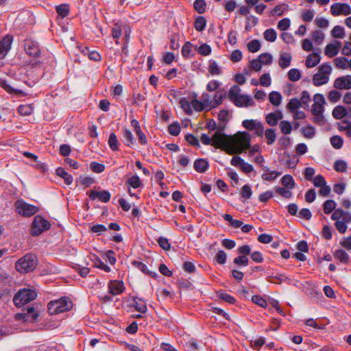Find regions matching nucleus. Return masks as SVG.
Instances as JSON below:
<instances>
[{
    "instance_id": "1a4fd4ad",
    "label": "nucleus",
    "mask_w": 351,
    "mask_h": 351,
    "mask_svg": "<svg viewBox=\"0 0 351 351\" xmlns=\"http://www.w3.org/2000/svg\"><path fill=\"white\" fill-rule=\"evenodd\" d=\"M229 138L238 147V149H241V153L250 147V135L247 132H243Z\"/></svg>"
},
{
    "instance_id": "20e7f679",
    "label": "nucleus",
    "mask_w": 351,
    "mask_h": 351,
    "mask_svg": "<svg viewBox=\"0 0 351 351\" xmlns=\"http://www.w3.org/2000/svg\"><path fill=\"white\" fill-rule=\"evenodd\" d=\"M241 89H230L228 98L237 107H247L254 105L253 99L239 93Z\"/></svg>"
},
{
    "instance_id": "6ab92c4d",
    "label": "nucleus",
    "mask_w": 351,
    "mask_h": 351,
    "mask_svg": "<svg viewBox=\"0 0 351 351\" xmlns=\"http://www.w3.org/2000/svg\"><path fill=\"white\" fill-rule=\"evenodd\" d=\"M329 80L328 75L323 73H317L313 77V84L316 86L325 84Z\"/></svg>"
},
{
    "instance_id": "c03bdc74",
    "label": "nucleus",
    "mask_w": 351,
    "mask_h": 351,
    "mask_svg": "<svg viewBox=\"0 0 351 351\" xmlns=\"http://www.w3.org/2000/svg\"><path fill=\"white\" fill-rule=\"evenodd\" d=\"M217 295L219 298L223 300V301L229 303V304H233L235 302V299L231 296L230 295L228 294L227 293L219 291L217 293Z\"/></svg>"
},
{
    "instance_id": "e2e57ef3",
    "label": "nucleus",
    "mask_w": 351,
    "mask_h": 351,
    "mask_svg": "<svg viewBox=\"0 0 351 351\" xmlns=\"http://www.w3.org/2000/svg\"><path fill=\"white\" fill-rule=\"evenodd\" d=\"M127 182L134 189L139 187L141 184L140 178L138 176H132L128 180Z\"/></svg>"
},
{
    "instance_id": "7c9ffc66",
    "label": "nucleus",
    "mask_w": 351,
    "mask_h": 351,
    "mask_svg": "<svg viewBox=\"0 0 351 351\" xmlns=\"http://www.w3.org/2000/svg\"><path fill=\"white\" fill-rule=\"evenodd\" d=\"M281 182L283 186L288 189H293L295 186L294 180L290 175L284 176L281 178Z\"/></svg>"
},
{
    "instance_id": "b1692460",
    "label": "nucleus",
    "mask_w": 351,
    "mask_h": 351,
    "mask_svg": "<svg viewBox=\"0 0 351 351\" xmlns=\"http://www.w3.org/2000/svg\"><path fill=\"white\" fill-rule=\"evenodd\" d=\"M123 138L125 141V145L128 146L132 147L134 144H136V141L134 138V136L132 132L128 129L123 130Z\"/></svg>"
},
{
    "instance_id": "cd10ccee",
    "label": "nucleus",
    "mask_w": 351,
    "mask_h": 351,
    "mask_svg": "<svg viewBox=\"0 0 351 351\" xmlns=\"http://www.w3.org/2000/svg\"><path fill=\"white\" fill-rule=\"evenodd\" d=\"M193 45L190 42H186L182 48V55L185 58H189L193 56L192 49Z\"/></svg>"
},
{
    "instance_id": "3c124183",
    "label": "nucleus",
    "mask_w": 351,
    "mask_h": 351,
    "mask_svg": "<svg viewBox=\"0 0 351 351\" xmlns=\"http://www.w3.org/2000/svg\"><path fill=\"white\" fill-rule=\"evenodd\" d=\"M348 60L347 58L344 57H337L335 59V64L336 66L340 69H347L348 68Z\"/></svg>"
},
{
    "instance_id": "de8ad7c7",
    "label": "nucleus",
    "mask_w": 351,
    "mask_h": 351,
    "mask_svg": "<svg viewBox=\"0 0 351 351\" xmlns=\"http://www.w3.org/2000/svg\"><path fill=\"white\" fill-rule=\"evenodd\" d=\"M347 167L346 162L343 160H337L334 163V169L338 172H345Z\"/></svg>"
},
{
    "instance_id": "393cba45",
    "label": "nucleus",
    "mask_w": 351,
    "mask_h": 351,
    "mask_svg": "<svg viewBox=\"0 0 351 351\" xmlns=\"http://www.w3.org/2000/svg\"><path fill=\"white\" fill-rule=\"evenodd\" d=\"M331 35L335 38H343L345 37L344 27L335 25L331 31Z\"/></svg>"
},
{
    "instance_id": "c756f323",
    "label": "nucleus",
    "mask_w": 351,
    "mask_h": 351,
    "mask_svg": "<svg viewBox=\"0 0 351 351\" xmlns=\"http://www.w3.org/2000/svg\"><path fill=\"white\" fill-rule=\"evenodd\" d=\"M94 267L102 269L106 272L110 271V267L106 265L98 256H95L93 259Z\"/></svg>"
},
{
    "instance_id": "a211bd4d",
    "label": "nucleus",
    "mask_w": 351,
    "mask_h": 351,
    "mask_svg": "<svg viewBox=\"0 0 351 351\" xmlns=\"http://www.w3.org/2000/svg\"><path fill=\"white\" fill-rule=\"evenodd\" d=\"M334 88H351V76L337 78L334 83Z\"/></svg>"
},
{
    "instance_id": "f03ea898",
    "label": "nucleus",
    "mask_w": 351,
    "mask_h": 351,
    "mask_svg": "<svg viewBox=\"0 0 351 351\" xmlns=\"http://www.w3.org/2000/svg\"><path fill=\"white\" fill-rule=\"evenodd\" d=\"M213 145L217 148L225 147L227 154L232 155L234 154H241V149H238L229 136L223 134L221 130H217L213 134Z\"/></svg>"
},
{
    "instance_id": "c9c22d12",
    "label": "nucleus",
    "mask_w": 351,
    "mask_h": 351,
    "mask_svg": "<svg viewBox=\"0 0 351 351\" xmlns=\"http://www.w3.org/2000/svg\"><path fill=\"white\" fill-rule=\"evenodd\" d=\"M132 265H134L136 268H138L139 270H141L144 274H149L151 276H154L156 275V273L149 271L148 270V268L146 266V265H145L142 262L134 261V262H132Z\"/></svg>"
},
{
    "instance_id": "c85d7f7f",
    "label": "nucleus",
    "mask_w": 351,
    "mask_h": 351,
    "mask_svg": "<svg viewBox=\"0 0 351 351\" xmlns=\"http://www.w3.org/2000/svg\"><path fill=\"white\" fill-rule=\"evenodd\" d=\"M347 114V110L343 106H338L332 110V115L335 119H340Z\"/></svg>"
},
{
    "instance_id": "dca6fc26",
    "label": "nucleus",
    "mask_w": 351,
    "mask_h": 351,
    "mask_svg": "<svg viewBox=\"0 0 351 351\" xmlns=\"http://www.w3.org/2000/svg\"><path fill=\"white\" fill-rule=\"evenodd\" d=\"M316 50L317 52H314L307 57L306 60V65L307 67H313L319 63L321 60L319 53L321 52V50L320 49H317Z\"/></svg>"
},
{
    "instance_id": "aec40b11",
    "label": "nucleus",
    "mask_w": 351,
    "mask_h": 351,
    "mask_svg": "<svg viewBox=\"0 0 351 351\" xmlns=\"http://www.w3.org/2000/svg\"><path fill=\"white\" fill-rule=\"evenodd\" d=\"M194 168L197 172H205L208 168V162L204 158L197 159L194 162Z\"/></svg>"
},
{
    "instance_id": "09e8293b",
    "label": "nucleus",
    "mask_w": 351,
    "mask_h": 351,
    "mask_svg": "<svg viewBox=\"0 0 351 351\" xmlns=\"http://www.w3.org/2000/svg\"><path fill=\"white\" fill-rule=\"evenodd\" d=\"M18 112L23 116L30 115L33 112V108L30 105H21L18 108Z\"/></svg>"
},
{
    "instance_id": "39448f33",
    "label": "nucleus",
    "mask_w": 351,
    "mask_h": 351,
    "mask_svg": "<svg viewBox=\"0 0 351 351\" xmlns=\"http://www.w3.org/2000/svg\"><path fill=\"white\" fill-rule=\"evenodd\" d=\"M71 306L72 302L68 298H61L49 302L48 312L51 315L58 314L69 310Z\"/></svg>"
},
{
    "instance_id": "680f3d73",
    "label": "nucleus",
    "mask_w": 351,
    "mask_h": 351,
    "mask_svg": "<svg viewBox=\"0 0 351 351\" xmlns=\"http://www.w3.org/2000/svg\"><path fill=\"white\" fill-rule=\"evenodd\" d=\"M180 130V126L178 123H173L168 127V132L173 136H178Z\"/></svg>"
},
{
    "instance_id": "bb28decb",
    "label": "nucleus",
    "mask_w": 351,
    "mask_h": 351,
    "mask_svg": "<svg viewBox=\"0 0 351 351\" xmlns=\"http://www.w3.org/2000/svg\"><path fill=\"white\" fill-rule=\"evenodd\" d=\"M334 256L336 259L339 260L341 263H346L348 261L349 256L348 253L343 250H338L335 254Z\"/></svg>"
},
{
    "instance_id": "ea45409f",
    "label": "nucleus",
    "mask_w": 351,
    "mask_h": 351,
    "mask_svg": "<svg viewBox=\"0 0 351 351\" xmlns=\"http://www.w3.org/2000/svg\"><path fill=\"white\" fill-rule=\"evenodd\" d=\"M193 6L199 14H203L206 11V3L204 0H196L193 3Z\"/></svg>"
},
{
    "instance_id": "603ef678",
    "label": "nucleus",
    "mask_w": 351,
    "mask_h": 351,
    "mask_svg": "<svg viewBox=\"0 0 351 351\" xmlns=\"http://www.w3.org/2000/svg\"><path fill=\"white\" fill-rule=\"evenodd\" d=\"M7 90L8 93L14 99L23 97L28 95L21 89H7Z\"/></svg>"
},
{
    "instance_id": "473e14b6",
    "label": "nucleus",
    "mask_w": 351,
    "mask_h": 351,
    "mask_svg": "<svg viewBox=\"0 0 351 351\" xmlns=\"http://www.w3.org/2000/svg\"><path fill=\"white\" fill-rule=\"evenodd\" d=\"M265 136L267 138V143L268 145H272L276 138V134L274 129H267L265 132Z\"/></svg>"
},
{
    "instance_id": "49530a36",
    "label": "nucleus",
    "mask_w": 351,
    "mask_h": 351,
    "mask_svg": "<svg viewBox=\"0 0 351 351\" xmlns=\"http://www.w3.org/2000/svg\"><path fill=\"white\" fill-rule=\"evenodd\" d=\"M301 131L303 134V135L308 138H313L315 134V128L311 125H308L306 127H303L301 129Z\"/></svg>"
},
{
    "instance_id": "4468645a",
    "label": "nucleus",
    "mask_w": 351,
    "mask_h": 351,
    "mask_svg": "<svg viewBox=\"0 0 351 351\" xmlns=\"http://www.w3.org/2000/svg\"><path fill=\"white\" fill-rule=\"evenodd\" d=\"M110 193L108 191H92L89 194V197L92 200H95L98 198L100 201L103 202H108L110 199Z\"/></svg>"
},
{
    "instance_id": "bf43d9fd",
    "label": "nucleus",
    "mask_w": 351,
    "mask_h": 351,
    "mask_svg": "<svg viewBox=\"0 0 351 351\" xmlns=\"http://www.w3.org/2000/svg\"><path fill=\"white\" fill-rule=\"evenodd\" d=\"M324 38V34L321 30H316L313 33V41L317 45H320Z\"/></svg>"
},
{
    "instance_id": "37998d69",
    "label": "nucleus",
    "mask_w": 351,
    "mask_h": 351,
    "mask_svg": "<svg viewBox=\"0 0 351 351\" xmlns=\"http://www.w3.org/2000/svg\"><path fill=\"white\" fill-rule=\"evenodd\" d=\"M281 132L284 134H289L291 132L292 125L288 121H282L280 123Z\"/></svg>"
},
{
    "instance_id": "5701e85b",
    "label": "nucleus",
    "mask_w": 351,
    "mask_h": 351,
    "mask_svg": "<svg viewBox=\"0 0 351 351\" xmlns=\"http://www.w3.org/2000/svg\"><path fill=\"white\" fill-rule=\"evenodd\" d=\"M282 117V116L281 113H279V114H278L274 112H271L266 116L265 119L267 123L269 125L274 126L277 125L278 120L280 119Z\"/></svg>"
},
{
    "instance_id": "338daca9",
    "label": "nucleus",
    "mask_w": 351,
    "mask_h": 351,
    "mask_svg": "<svg viewBox=\"0 0 351 351\" xmlns=\"http://www.w3.org/2000/svg\"><path fill=\"white\" fill-rule=\"evenodd\" d=\"M251 247L249 245H243L237 248V252L241 255L247 256L252 253Z\"/></svg>"
},
{
    "instance_id": "9b49d317",
    "label": "nucleus",
    "mask_w": 351,
    "mask_h": 351,
    "mask_svg": "<svg viewBox=\"0 0 351 351\" xmlns=\"http://www.w3.org/2000/svg\"><path fill=\"white\" fill-rule=\"evenodd\" d=\"M24 49L30 56L37 57L40 53V48L38 43L31 39H26L25 40Z\"/></svg>"
},
{
    "instance_id": "a19ab883",
    "label": "nucleus",
    "mask_w": 351,
    "mask_h": 351,
    "mask_svg": "<svg viewBox=\"0 0 351 351\" xmlns=\"http://www.w3.org/2000/svg\"><path fill=\"white\" fill-rule=\"evenodd\" d=\"M330 141L332 146L337 149H340L343 143V140L341 136L338 135L332 136L330 139Z\"/></svg>"
},
{
    "instance_id": "13d9d810",
    "label": "nucleus",
    "mask_w": 351,
    "mask_h": 351,
    "mask_svg": "<svg viewBox=\"0 0 351 351\" xmlns=\"http://www.w3.org/2000/svg\"><path fill=\"white\" fill-rule=\"evenodd\" d=\"M195 49H197V47H195ZM197 51L200 55L208 56L211 53V47L208 45L204 43L197 48Z\"/></svg>"
},
{
    "instance_id": "e433bc0d",
    "label": "nucleus",
    "mask_w": 351,
    "mask_h": 351,
    "mask_svg": "<svg viewBox=\"0 0 351 351\" xmlns=\"http://www.w3.org/2000/svg\"><path fill=\"white\" fill-rule=\"evenodd\" d=\"M206 24V20L204 16H198L195 21V28L198 32H202L204 29Z\"/></svg>"
},
{
    "instance_id": "412c9836",
    "label": "nucleus",
    "mask_w": 351,
    "mask_h": 351,
    "mask_svg": "<svg viewBox=\"0 0 351 351\" xmlns=\"http://www.w3.org/2000/svg\"><path fill=\"white\" fill-rule=\"evenodd\" d=\"M291 56L289 53L284 52L280 54L278 63L281 68L285 69L291 64Z\"/></svg>"
},
{
    "instance_id": "774afa93",
    "label": "nucleus",
    "mask_w": 351,
    "mask_h": 351,
    "mask_svg": "<svg viewBox=\"0 0 351 351\" xmlns=\"http://www.w3.org/2000/svg\"><path fill=\"white\" fill-rule=\"evenodd\" d=\"M291 24V21L288 18H284L280 20L278 23V28L282 31L287 29Z\"/></svg>"
},
{
    "instance_id": "6e6d98bb",
    "label": "nucleus",
    "mask_w": 351,
    "mask_h": 351,
    "mask_svg": "<svg viewBox=\"0 0 351 351\" xmlns=\"http://www.w3.org/2000/svg\"><path fill=\"white\" fill-rule=\"evenodd\" d=\"M300 77H301L300 72L297 69H291L288 72V77H289V80H291V81H293V82L298 81L300 80Z\"/></svg>"
},
{
    "instance_id": "423d86ee",
    "label": "nucleus",
    "mask_w": 351,
    "mask_h": 351,
    "mask_svg": "<svg viewBox=\"0 0 351 351\" xmlns=\"http://www.w3.org/2000/svg\"><path fill=\"white\" fill-rule=\"evenodd\" d=\"M36 292L30 289H20L14 296L13 302L16 306H22L36 299Z\"/></svg>"
},
{
    "instance_id": "4c0bfd02",
    "label": "nucleus",
    "mask_w": 351,
    "mask_h": 351,
    "mask_svg": "<svg viewBox=\"0 0 351 351\" xmlns=\"http://www.w3.org/2000/svg\"><path fill=\"white\" fill-rule=\"evenodd\" d=\"M300 107H304L302 105L301 101L297 98H292L287 104V108L291 111L298 110Z\"/></svg>"
},
{
    "instance_id": "5fc2aeb1",
    "label": "nucleus",
    "mask_w": 351,
    "mask_h": 351,
    "mask_svg": "<svg viewBox=\"0 0 351 351\" xmlns=\"http://www.w3.org/2000/svg\"><path fill=\"white\" fill-rule=\"evenodd\" d=\"M258 123L259 121H257L254 119H246L243 121L242 125L247 130H254V129L256 128Z\"/></svg>"
},
{
    "instance_id": "58836bf2",
    "label": "nucleus",
    "mask_w": 351,
    "mask_h": 351,
    "mask_svg": "<svg viewBox=\"0 0 351 351\" xmlns=\"http://www.w3.org/2000/svg\"><path fill=\"white\" fill-rule=\"evenodd\" d=\"M261 46L260 41L256 39L251 40L247 45V49L252 53H255L259 51Z\"/></svg>"
},
{
    "instance_id": "0e129e2a",
    "label": "nucleus",
    "mask_w": 351,
    "mask_h": 351,
    "mask_svg": "<svg viewBox=\"0 0 351 351\" xmlns=\"http://www.w3.org/2000/svg\"><path fill=\"white\" fill-rule=\"evenodd\" d=\"M252 192L250 186L248 184L244 185L241 188V195L245 199H250L252 196Z\"/></svg>"
},
{
    "instance_id": "4be33fe9",
    "label": "nucleus",
    "mask_w": 351,
    "mask_h": 351,
    "mask_svg": "<svg viewBox=\"0 0 351 351\" xmlns=\"http://www.w3.org/2000/svg\"><path fill=\"white\" fill-rule=\"evenodd\" d=\"M56 173L58 176L64 179V182L66 184H71L73 182V177L69 173H67L64 168L58 167L56 169Z\"/></svg>"
},
{
    "instance_id": "a878e982",
    "label": "nucleus",
    "mask_w": 351,
    "mask_h": 351,
    "mask_svg": "<svg viewBox=\"0 0 351 351\" xmlns=\"http://www.w3.org/2000/svg\"><path fill=\"white\" fill-rule=\"evenodd\" d=\"M82 52L84 55L88 56L90 60L94 61H99L101 59V56L98 52L95 51H90V49L86 47H84Z\"/></svg>"
},
{
    "instance_id": "f8f14e48",
    "label": "nucleus",
    "mask_w": 351,
    "mask_h": 351,
    "mask_svg": "<svg viewBox=\"0 0 351 351\" xmlns=\"http://www.w3.org/2000/svg\"><path fill=\"white\" fill-rule=\"evenodd\" d=\"M13 37L7 35L0 41V59H3L11 49Z\"/></svg>"
},
{
    "instance_id": "9d476101",
    "label": "nucleus",
    "mask_w": 351,
    "mask_h": 351,
    "mask_svg": "<svg viewBox=\"0 0 351 351\" xmlns=\"http://www.w3.org/2000/svg\"><path fill=\"white\" fill-rule=\"evenodd\" d=\"M330 12L333 16H346L351 14V7L348 3H335L331 5Z\"/></svg>"
},
{
    "instance_id": "a18cd8bd",
    "label": "nucleus",
    "mask_w": 351,
    "mask_h": 351,
    "mask_svg": "<svg viewBox=\"0 0 351 351\" xmlns=\"http://www.w3.org/2000/svg\"><path fill=\"white\" fill-rule=\"evenodd\" d=\"M233 263L238 266H247L249 265V258L243 255H240L234 258Z\"/></svg>"
},
{
    "instance_id": "0eeeda50",
    "label": "nucleus",
    "mask_w": 351,
    "mask_h": 351,
    "mask_svg": "<svg viewBox=\"0 0 351 351\" xmlns=\"http://www.w3.org/2000/svg\"><path fill=\"white\" fill-rule=\"evenodd\" d=\"M32 234L38 236L43 232L49 230L51 227L50 223L40 215L34 217L32 223Z\"/></svg>"
},
{
    "instance_id": "7ed1b4c3",
    "label": "nucleus",
    "mask_w": 351,
    "mask_h": 351,
    "mask_svg": "<svg viewBox=\"0 0 351 351\" xmlns=\"http://www.w3.org/2000/svg\"><path fill=\"white\" fill-rule=\"evenodd\" d=\"M37 263L36 256L34 254H27L16 261L15 268L21 273H28L35 269Z\"/></svg>"
},
{
    "instance_id": "f257e3e1",
    "label": "nucleus",
    "mask_w": 351,
    "mask_h": 351,
    "mask_svg": "<svg viewBox=\"0 0 351 351\" xmlns=\"http://www.w3.org/2000/svg\"><path fill=\"white\" fill-rule=\"evenodd\" d=\"M197 94L193 93L191 105L196 111H202L204 109H212L222 103L226 97V93L222 91L216 92L214 95L208 93H203L200 100L197 99Z\"/></svg>"
},
{
    "instance_id": "052dcab7",
    "label": "nucleus",
    "mask_w": 351,
    "mask_h": 351,
    "mask_svg": "<svg viewBox=\"0 0 351 351\" xmlns=\"http://www.w3.org/2000/svg\"><path fill=\"white\" fill-rule=\"evenodd\" d=\"M90 168L93 172L100 173L104 171L105 166L103 164L98 163L97 162H92L90 164Z\"/></svg>"
},
{
    "instance_id": "69168bd1",
    "label": "nucleus",
    "mask_w": 351,
    "mask_h": 351,
    "mask_svg": "<svg viewBox=\"0 0 351 351\" xmlns=\"http://www.w3.org/2000/svg\"><path fill=\"white\" fill-rule=\"evenodd\" d=\"M158 243L160 247H162L165 250H169L171 247V245L169 243V240L163 237H160L158 239Z\"/></svg>"
},
{
    "instance_id": "f3484780",
    "label": "nucleus",
    "mask_w": 351,
    "mask_h": 351,
    "mask_svg": "<svg viewBox=\"0 0 351 351\" xmlns=\"http://www.w3.org/2000/svg\"><path fill=\"white\" fill-rule=\"evenodd\" d=\"M132 126L134 128V131L138 136V141L142 145H145L147 142L146 136L142 132L139 123L134 119L131 121Z\"/></svg>"
},
{
    "instance_id": "72a5a7b5",
    "label": "nucleus",
    "mask_w": 351,
    "mask_h": 351,
    "mask_svg": "<svg viewBox=\"0 0 351 351\" xmlns=\"http://www.w3.org/2000/svg\"><path fill=\"white\" fill-rule=\"evenodd\" d=\"M269 101L274 106H278L280 105L282 99L281 95L276 92L273 91L269 95Z\"/></svg>"
},
{
    "instance_id": "ddd939ff",
    "label": "nucleus",
    "mask_w": 351,
    "mask_h": 351,
    "mask_svg": "<svg viewBox=\"0 0 351 351\" xmlns=\"http://www.w3.org/2000/svg\"><path fill=\"white\" fill-rule=\"evenodd\" d=\"M341 46V43L338 40H335L334 43L327 45L324 50L325 55L329 58L335 56L339 53Z\"/></svg>"
},
{
    "instance_id": "2f4dec72",
    "label": "nucleus",
    "mask_w": 351,
    "mask_h": 351,
    "mask_svg": "<svg viewBox=\"0 0 351 351\" xmlns=\"http://www.w3.org/2000/svg\"><path fill=\"white\" fill-rule=\"evenodd\" d=\"M263 36L264 38L269 42H274L277 38V34L272 28L266 29L263 33Z\"/></svg>"
},
{
    "instance_id": "6e6552de",
    "label": "nucleus",
    "mask_w": 351,
    "mask_h": 351,
    "mask_svg": "<svg viewBox=\"0 0 351 351\" xmlns=\"http://www.w3.org/2000/svg\"><path fill=\"white\" fill-rule=\"evenodd\" d=\"M15 208L18 214L27 217L34 215L38 211V207L26 203L23 199L15 202Z\"/></svg>"
},
{
    "instance_id": "79ce46f5",
    "label": "nucleus",
    "mask_w": 351,
    "mask_h": 351,
    "mask_svg": "<svg viewBox=\"0 0 351 351\" xmlns=\"http://www.w3.org/2000/svg\"><path fill=\"white\" fill-rule=\"evenodd\" d=\"M336 206H337V204L334 200H332V199L326 200L324 203V212L326 214H329L332 210H335Z\"/></svg>"
},
{
    "instance_id": "8fccbe9b",
    "label": "nucleus",
    "mask_w": 351,
    "mask_h": 351,
    "mask_svg": "<svg viewBox=\"0 0 351 351\" xmlns=\"http://www.w3.org/2000/svg\"><path fill=\"white\" fill-rule=\"evenodd\" d=\"M262 64H270L272 62L273 57L269 53H261L258 58Z\"/></svg>"
},
{
    "instance_id": "f704fd0d",
    "label": "nucleus",
    "mask_w": 351,
    "mask_h": 351,
    "mask_svg": "<svg viewBox=\"0 0 351 351\" xmlns=\"http://www.w3.org/2000/svg\"><path fill=\"white\" fill-rule=\"evenodd\" d=\"M108 145L110 149L113 151L119 149V142L117 136L114 133H111L108 138Z\"/></svg>"
},
{
    "instance_id": "864d4df0",
    "label": "nucleus",
    "mask_w": 351,
    "mask_h": 351,
    "mask_svg": "<svg viewBox=\"0 0 351 351\" xmlns=\"http://www.w3.org/2000/svg\"><path fill=\"white\" fill-rule=\"evenodd\" d=\"M56 12L58 15L62 17H65L68 15L69 12V6L66 4H61L56 6Z\"/></svg>"
},
{
    "instance_id": "4d7b16f0",
    "label": "nucleus",
    "mask_w": 351,
    "mask_h": 351,
    "mask_svg": "<svg viewBox=\"0 0 351 351\" xmlns=\"http://www.w3.org/2000/svg\"><path fill=\"white\" fill-rule=\"evenodd\" d=\"M280 174V172L270 171L269 173H263L261 177L264 180L271 181L275 180Z\"/></svg>"
},
{
    "instance_id": "2eb2a0df",
    "label": "nucleus",
    "mask_w": 351,
    "mask_h": 351,
    "mask_svg": "<svg viewBox=\"0 0 351 351\" xmlns=\"http://www.w3.org/2000/svg\"><path fill=\"white\" fill-rule=\"evenodd\" d=\"M108 288L109 292L114 295L121 293L125 289L123 282L118 280L111 281L109 283Z\"/></svg>"
}]
</instances>
